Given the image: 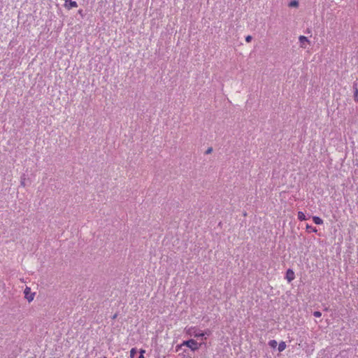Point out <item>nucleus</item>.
Instances as JSON below:
<instances>
[{"mask_svg":"<svg viewBox=\"0 0 358 358\" xmlns=\"http://www.w3.org/2000/svg\"><path fill=\"white\" fill-rule=\"evenodd\" d=\"M182 345H186L189 348L192 350L195 351L198 350L201 345L194 339H189L183 342Z\"/></svg>","mask_w":358,"mask_h":358,"instance_id":"f257e3e1","label":"nucleus"},{"mask_svg":"<svg viewBox=\"0 0 358 358\" xmlns=\"http://www.w3.org/2000/svg\"><path fill=\"white\" fill-rule=\"evenodd\" d=\"M186 332L189 336H194V337H202L204 336V333L197 329L196 327H189L187 329Z\"/></svg>","mask_w":358,"mask_h":358,"instance_id":"f03ea898","label":"nucleus"},{"mask_svg":"<svg viewBox=\"0 0 358 358\" xmlns=\"http://www.w3.org/2000/svg\"><path fill=\"white\" fill-rule=\"evenodd\" d=\"M24 297L29 301L31 302L34 300L35 292H31V288L26 287L24 290Z\"/></svg>","mask_w":358,"mask_h":358,"instance_id":"7ed1b4c3","label":"nucleus"},{"mask_svg":"<svg viewBox=\"0 0 358 358\" xmlns=\"http://www.w3.org/2000/svg\"><path fill=\"white\" fill-rule=\"evenodd\" d=\"M145 350L143 349H141L139 351L140 355L136 358H144L143 354L145 353ZM138 351L136 348H132L130 350V357L131 358H136V355H137Z\"/></svg>","mask_w":358,"mask_h":358,"instance_id":"20e7f679","label":"nucleus"},{"mask_svg":"<svg viewBox=\"0 0 358 358\" xmlns=\"http://www.w3.org/2000/svg\"><path fill=\"white\" fill-rule=\"evenodd\" d=\"M64 1H65V6L68 9L78 7V4L76 1H73L71 0H64Z\"/></svg>","mask_w":358,"mask_h":358,"instance_id":"39448f33","label":"nucleus"},{"mask_svg":"<svg viewBox=\"0 0 358 358\" xmlns=\"http://www.w3.org/2000/svg\"><path fill=\"white\" fill-rule=\"evenodd\" d=\"M286 279L289 282L294 279V273L292 269H288L286 272Z\"/></svg>","mask_w":358,"mask_h":358,"instance_id":"423d86ee","label":"nucleus"},{"mask_svg":"<svg viewBox=\"0 0 358 358\" xmlns=\"http://www.w3.org/2000/svg\"><path fill=\"white\" fill-rule=\"evenodd\" d=\"M299 40L301 43V47L303 48H306L305 43L309 42V41L308 40V38L304 36H300L299 38Z\"/></svg>","mask_w":358,"mask_h":358,"instance_id":"0eeeda50","label":"nucleus"},{"mask_svg":"<svg viewBox=\"0 0 358 358\" xmlns=\"http://www.w3.org/2000/svg\"><path fill=\"white\" fill-rule=\"evenodd\" d=\"M353 88H354V99L356 102H358V88H357V83H355L353 84Z\"/></svg>","mask_w":358,"mask_h":358,"instance_id":"6e6552de","label":"nucleus"},{"mask_svg":"<svg viewBox=\"0 0 358 358\" xmlns=\"http://www.w3.org/2000/svg\"><path fill=\"white\" fill-rule=\"evenodd\" d=\"M313 220L314 223L316 224H323V220L320 217L313 216Z\"/></svg>","mask_w":358,"mask_h":358,"instance_id":"1a4fd4ad","label":"nucleus"},{"mask_svg":"<svg viewBox=\"0 0 358 358\" xmlns=\"http://www.w3.org/2000/svg\"><path fill=\"white\" fill-rule=\"evenodd\" d=\"M286 348V344L284 341H281L278 345V351L282 352Z\"/></svg>","mask_w":358,"mask_h":358,"instance_id":"9d476101","label":"nucleus"},{"mask_svg":"<svg viewBox=\"0 0 358 358\" xmlns=\"http://www.w3.org/2000/svg\"><path fill=\"white\" fill-rule=\"evenodd\" d=\"M298 219L301 221H303V220H306L307 218L303 212L299 211V212H298Z\"/></svg>","mask_w":358,"mask_h":358,"instance_id":"9b49d317","label":"nucleus"},{"mask_svg":"<svg viewBox=\"0 0 358 358\" xmlns=\"http://www.w3.org/2000/svg\"><path fill=\"white\" fill-rule=\"evenodd\" d=\"M268 345L271 348H275L276 346L278 345V343L275 340H271L269 341Z\"/></svg>","mask_w":358,"mask_h":358,"instance_id":"f8f14e48","label":"nucleus"},{"mask_svg":"<svg viewBox=\"0 0 358 358\" xmlns=\"http://www.w3.org/2000/svg\"><path fill=\"white\" fill-rule=\"evenodd\" d=\"M289 7H298L299 6V2L296 0L292 1L289 3Z\"/></svg>","mask_w":358,"mask_h":358,"instance_id":"ddd939ff","label":"nucleus"},{"mask_svg":"<svg viewBox=\"0 0 358 358\" xmlns=\"http://www.w3.org/2000/svg\"><path fill=\"white\" fill-rule=\"evenodd\" d=\"M307 229H310L313 232L316 233L317 231V229L315 227H313L312 226H310L309 224L306 225Z\"/></svg>","mask_w":358,"mask_h":358,"instance_id":"4468645a","label":"nucleus"},{"mask_svg":"<svg viewBox=\"0 0 358 358\" xmlns=\"http://www.w3.org/2000/svg\"><path fill=\"white\" fill-rule=\"evenodd\" d=\"M313 315H314L315 317H321V316H322V313H321V312H320V311H315V312L313 313Z\"/></svg>","mask_w":358,"mask_h":358,"instance_id":"2eb2a0df","label":"nucleus"},{"mask_svg":"<svg viewBox=\"0 0 358 358\" xmlns=\"http://www.w3.org/2000/svg\"><path fill=\"white\" fill-rule=\"evenodd\" d=\"M252 39V37L251 36H248L245 37V41L247 43H250Z\"/></svg>","mask_w":358,"mask_h":358,"instance_id":"dca6fc26","label":"nucleus"},{"mask_svg":"<svg viewBox=\"0 0 358 358\" xmlns=\"http://www.w3.org/2000/svg\"><path fill=\"white\" fill-rule=\"evenodd\" d=\"M212 152H213V148H208L206 150V151L205 152V154L208 155V154H210Z\"/></svg>","mask_w":358,"mask_h":358,"instance_id":"f3484780","label":"nucleus"},{"mask_svg":"<svg viewBox=\"0 0 358 358\" xmlns=\"http://www.w3.org/2000/svg\"><path fill=\"white\" fill-rule=\"evenodd\" d=\"M21 185L22 186H25V179L24 178H22L21 180Z\"/></svg>","mask_w":358,"mask_h":358,"instance_id":"a211bd4d","label":"nucleus"},{"mask_svg":"<svg viewBox=\"0 0 358 358\" xmlns=\"http://www.w3.org/2000/svg\"><path fill=\"white\" fill-rule=\"evenodd\" d=\"M209 333H210V331H208V333H207V332H206V333L204 334V335H205V334H208H208H209Z\"/></svg>","mask_w":358,"mask_h":358,"instance_id":"6ab92c4d","label":"nucleus"},{"mask_svg":"<svg viewBox=\"0 0 358 358\" xmlns=\"http://www.w3.org/2000/svg\"><path fill=\"white\" fill-rule=\"evenodd\" d=\"M103 358H106V357H103Z\"/></svg>","mask_w":358,"mask_h":358,"instance_id":"aec40b11","label":"nucleus"}]
</instances>
